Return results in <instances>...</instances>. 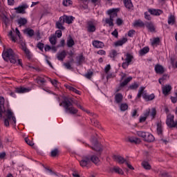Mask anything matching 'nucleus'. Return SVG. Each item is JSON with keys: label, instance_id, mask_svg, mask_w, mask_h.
<instances>
[{"label": "nucleus", "instance_id": "nucleus-1", "mask_svg": "<svg viewBox=\"0 0 177 177\" xmlns=\"http://www.w3.org/2000/svg\"><path fill=\"white\" fill-rule=\"evenodd\" d=\"M5 98L0 97V120L3 121L4 127H9L10 125H16V118L10 109H5L3 104Z\"/></svg>", "mask_w": 177, "mask_h": 177}, {"label": "nucleus", "instance_id": "nucleus-2", "mask_svg": "<svg viewBox=\"0 0 177 177\" xmlns=\"http://www.w3.org/2000/svg\"><path fill=\"white\" fill-rule=\"evenodd\" d=\"M2 57L5 62H10L12 64H18L21 66V60L19 59L17 55L13 52L12 48H6L3 47V51L2 53Z\"/></svg>", "mask_w": 177, "mask_h": 177}, {"label": "nucleus", "instance_id": "nucleus-3", "mask_svg": "<svg viewBox=\"0 0 177 177\" xmlns=\"http://www.w3.org/2000/svg\"><path fill=\"white\" fill-rule=\"evenodd\" d=\"M15 32L17 35V37L13 35V31H10L8 32V37L12 39V42H19L21 45V49L25 52L26 55L28 57H30V50L27 49V47H26V43L23 41L21 39V37H20V31H19V29L17 28L15 29Z\"/></svg>", "mask_w": 177, "mask_h": 177}, {"label": "nucleus", "instance_id": "nucleus-4", "mask_svg": "<svg viewBox=\"0 0 177 177\" xmlns=\"http://www.w3.org/2000/svg\"><path fill=\"white\" fill-rule=\"evenodd\" d=\"M63 99L64 102H59V106L61 107H64L65 112H66L68 114H77L78 110L73 106V103H71V101H70V100H68V98L66 97H64Z\"/></svg>", "mask_w": 177, "mask_h": 177}, {"label": "nucleus", "instance_id": "nucleus-5", "mask_svg": "<svg viewBox=\"0 0 177 177\" xmlns=\"http://www.w3.org/2000/svg\"><path fill=\"white\" fill-rule=\"evenodd\" d=\"M143 97V99H145V100H147V102L150 101V100H153L154 99V97H156V95H154V94H151V95H147V93H146V91H145V87H140L136 99H140V97Z\"/></svg>", "mask_w": 177, "mask_h": 177}, {"label": "nucleus", "instance_id": "nucleus-6", "mask_svg": "<svg viewBox=\"0 0 177 177\" xmlns=\"http://www.w3.org/2000/svg\"><path fill=\"white\" fill-rule=\"evenodd\" d=\"M133 59V56H132V55H131L129 53L126 54L125 58H124V62L122 64V68H124V69L128 68V66L132 62Z\"/></svg>", "mask_w": 177, "mask_h": 177}, {"label": "nucleus", "instance_id": "nucleus-7", "mask_svg": "<svg viewBox=\"0 0 177 177\" xmlns=\"http://www.w3.org/2000/svg\"><path fill=\"white\" fill-rule=\"evenodd\" d=\"M166 124L167 126L169 127V128H174L176 127V123L175 122V121H174V115L172 114L167 115Z\"/></svg>", "mask_w": 177, "mask_h": 177}, {"label": "nucleus", "instance_id": "nucleus-8", "mask_svg": "<svg viewBox=\"0 0 177 177\" xmlns=\"http://www.w3.org/2000/svg\"><path fill=\"white\" fill-rule=\"evenodd\" d=\"M118 12H120L119 8H112L107 11V15L110 16L111 19H114V17H117V13H118Z\"/></svg>", "mask_w": 177, "mask_h": 177}, {"label": "nucleus", "instance_id": "nucleus-9", "mask_svg": "<svg viewBox=\"0 0 177 177\" xmlns=\"http://www.w3.org/2000/svg\"><path fill=\"white\" fill-rule=\"evenodd\" d=\"M87 31L88 32H95L96 31V22L89 21L87 25Z\"/></svg>", "mask_w": 177, "mask_h": 177}, {"label": "nucleus", "instance_id": "nucleus-10", "mask_svg": "<svg viewBox=\"0 0 177 177\" xmlns=\"http://www.w3.org/2000/svg\"><path fill=\"white\" fill-rule=\"evenodd\" d=\"M62 21H64V23H66L67 24H71L73 21H74V17L73 16H67L64 15L63 17H61Z\"/></svg>", "mask_w": 177, "mask_h": 177}, {"label": "nucleus", "instance_id": "nucleus-11", "mask_svg": "<svg viewBox=\"0 0 177 177\" xmlns=\"http://www.w3.org/2000/svg\"><path fill=\"white\" fill-rule=\"evenodd\" d=\"M31 91V88L26 87H17L15 88V92L17 93H27Z\"/></svg>", "mask_w": 177, "mask_h": 177}, {"label": "nucleus", "instance_id": "nucleus-12", "mask_svg": "<svg viewBox=\"0 0 177 177\" xmlns=\"http://www.w3.org/2000/svg\"><path fill=\"white\" fill-rule=\"evenodd\" d=\"M91 163V159L87 156L83 158V159L80 162L81 167H88Z\"/></svg>", "mask_w": 177, "mask_h": 177}, {"label": "nucleus", "instance_id": "nucleus-13", "mask_svg": "<svg viewBox=\"0 0 177 177\" xmlns=\"http://www.w3.org/2000/svg\"><path fill=\"white\" fill-rule=\"evenodd\" d=\"M149 114H150V109H147L144 113L143 115L140 117V122H145L146 120H147V117H149Z\"/></svg>", "mask_w": 177, "mask_h": 177}, {"label": "nucleus", "instance_id": "nucleus-14", "mask_svg": "<svg viewBox=\"0 0 177 177\" xmlns=\"http://www.w3.org/2000/svg\"><path fill=\"white\" fill-rule=\"evenodd\" d=\"M128 41V39L127 37H122L121 39L115 41L114 43L115 46H122L124 44Z\"/></svg>", "mask_w": 177, "mask_h": 177}, {"label": "nucleus", "instance_id": "nucleus-15", "mask_svg": "<svg viewBox=\"0 0 177 177\" xmlns=\"http://www.w3.org/2000/svg\"><path fill=\"white\" fill-rule=\"evenodd\" d=\"M171 89H172V86H171V85L169 84L162 86V93L165 95H168V93L171 92Z\"/></svg>", "mask_w": 177, "mask_h": 177}, {"label": "nucleus", "instance_id": "nucleus-16", "mask_svg": "<svg viewBox=\"0 0 177 177\" xmlns=\"http://www.w3.org/2000/svg\"><path fill=\"white\" fill-rule=\"evenodd\" d=\"M144 140H145V142H154V136L153 134L147 132L145 137H144Z\"/></svg>", "mask_w": 177, "mask_h": 177}, {"label": "nucleus", "instance_id": "nucleus-17", "mask_svg": "<svg viewBox=\"0 0 177 177\" xmlns=\"http://www.w3.org/2000/svg\"><path fill=\"white\" fill-rule=\"evenodd\" d=\"M113 160L116 161V162H118L119 164H124V162H125V159H124L122 156L119 155H114Z\"/></svg>", "mask_w": 177, "mask_h": 177}, {"label": "nucleus", "instance_id": "nucleus-18", "mask_svg": "<svg viewBox=\"0 0 177 177\" xmlns=\"http://www.w3.org/2000/svg\"><path fill=\"white\" fill-rule=\"evenodd\" d=\"M27 8H28V6H27V4H24L15 8V10L17 13H25L24 11L26 10V9H27Z\"/></svg>", "mask_w": 177, "mask_h": 177}, {"label": "nucleus", "instance_id": "nucleus-19", "mask_svg": "<svg viewBox=\"0 0 177 177\" xmlns=\"http://www.w3.org/2000/svg\"><path fill=\"white\" fill-rule=\"evenodd\" d=\"M149 12L151 15H153V16H160V15L162 14L161 10L150 9L149 10Z\"/></svg>", "mask_w": 177, "mask_h": 177}, {"label": "nucleus", "instance_id": "nucleus-20", "mask_svg": "<svg viewBox=\"0 0 177 177\" xmlns=\"http://www.w3.org/2000/svg\"><path fill=\"white\" fill-rule=\"evenodd\" d=\"M128 141L130 142L131 143H140L141 140L140 138H135L134 136H129L128 137Z\"/></svg>", "mask_w": 177, "mask_h": 177}, {"label": "nucleus", "instance_id": "nucleus-21", "mask_svg": "<svg viewBox=\"0 0 177 177\" xmlns=\"http://www.w3.org/2000/svg\"><path fill=\"white\" fill-rule=\"evenodd\" d=\"M113 19L111 17L109 18H105L102 19V21H104V24H108L110 27H113L114 26V24L113 23Z\"/></svg>", "mask_w": 177, "mask_h": 177}, {"label": "nucleus", "instance_id": "nucleus-22", "mask_svg": "<svg viewBox=\"0 0 177 177\" xmlns=\"http://www.w3.org/2000/svg\"><path fill=\"white\" fill-rule=\"evenodd\" d=\"M155 71L157 74H162L164 73V67L160 64H157L155 66Z\"/></svg>", "mask_w": 177, "mask_h": 177}, {"label": "nucleus", "instance_id": "nucleus-23", "mask_svg": "<svg viewBox=\"0 0 177 177\" xmlns=\"http://www.w3.org/2000/svg\"><path fill=\"white\" fill-rule=\"evenodd\" d=\"M93 46L95 48H104V44L102 41H93Z\"/></svg>", "mask_w": 177, "mask_h": 177}, {"label": "nucleus", "instance_id": "nucleus-24", "mask_svg": "<svg viewBox=\"0 0 177 177\" xmlns=\"http://www.w3.org/2000/svg\"><path fill=\"white\" fill-rule=\"evenodd\" d=\"M122 99H124V95L121 93H116L115 95V100L116 103H121L122 102Z\"/></svg>", "mask_w": 177, "mask_h": 177}, {"label": "nucleus", "instance_id": "nucleus-25", "mask_svg": "<svg viewBox=\"0 0 177 177\" xmlns=\"http://www.w3.org/2000/svg\"><path fill=\"white\" fill-rule=\"evenodd\" d=\"M63 24H64V21H62L60 17L59 20L56 23L57 28H59V30H64V26H63Z\"/></svg>", "mask_w": 177, "mask_h": 177}, {"label": "nucleus", "instance_id": "nucleus-26", "mask_svg": "<svg viewBox=\"0 0 177 177\" xmlns=\"http://www.w3.org/2000/svg\"><path fill=\"white\" fill-rule=\"evenodd\" d=\"M65 86H66V89L71 91V92H74V93H76L77 95H81V91L77 90L75 88H74L70 85H66Z\"/></svg>", "mask_w": 177, "mask_h": 177}, {"label": "nucleus", "instance_id": "nucleus-27", "mask_svg": "<svg viewBox=\"0 0 177 177\" xmlns=\"http://www.w3.org/2000/svg\"><path fill=\"white\" fill-rule=\"evenodd\" d=\"M66 54L65 50L58 53L57 55V57L58 60H61V61H63V59H64V57H66Z\"/></svg>", "mask_w": 177, "mask_h": 177}, {"label": "nucleus", "instance_id": "nucleus-28", "mask_svg": "<svg viewBox=\"0 0 177 177\" xmlns=\"http://www.w3.org/2000/svg\"><path fill=\"white\" fill-rule=\"evenodd\" d=\"M90 161H92L95 165H99L100 164V160L96 156H93L91 157Z\"/></svg>", "mask_w": 177, "mask_h": 177}, {"label": "nucleus", "instance_id": "nucleus-29", "mask_svg": "<svg viewBox=\"0 0 177 177\" xmlns=\"http://www.w3.org/2000/svg\"><path fill=\"white\" fill-rule=\"evenodd\" d=\"M131 81H132V77L130 76L126 78L123 82H120V86L128 85V83L131 82Z\"/></svg>", "mask_w": 177, "mask_h": 177}, {"label": "nucleus", "instance_id": "nucleus-30", "mask_svg": "<svg viewBox=\"0 0 177 177\" xmlns=\"http://www.w3.org/2000/svg\"><path fill=\"white\" fill-rule=\"evenodd\" d=\"M94 142L95 143L93 147V149L95 150V151H100V150H102V148L100 147V145L97 143V141L96 140V139L94 140Z\"/></svg>", "mask_w": 177, "mask_h": 177}, {"label": "nucleus", "instance_id": "nucleus-31", "mask_svg": "<svg viewBox=\"0 0 177 177\" xmlns=\"http://www.w3.org/2000/svg\"><path fill=\"white\" fill-rule=\"evenodd\" d=\"M17 23L20 27H21V26H25V24H27V19L19 18L17 21Z\"/></svg>", "mask_w": 177, "mask_h": 177}, {"label": "nucleus", "instance_id": "nucleus-32", "mask_svg": "<svg viewBox=\"0 0 177 177\" xmlns=\"http://www.w3.org/2000/svg\"><path fill=\"white\" fill-rule=\"evenodd\" d=\"M142 166L145 169H151V165H150V163L146 160H144L142 162Z\"/></svg>", "mask_w": 177, "mask_h": 177}, {"label": "nucleus", "instance_id": "nucleus-33", "mask_svg": "<svg viewBox=\"0 0 177 177\" xmlns=\"http://www.w3.org/2000/svg\"><path fill=\"white\" fill-rule=\"evenodd\" d=\"M152 46H157L160 44V38L156 37L151 39Z\"/></svg>", "mask_w": 177, "mask_h": 177}, {"label": "nucleus", "instance_id": "nucleus-34", "mask_svg": "<svg viewBox=\"0 0 177 177\" xmlns=\"http://www.w3.org/2000/svg\"><path fill=\"white\" fill-rule=\"evenodd\" d=\"M133 27H142L143 26V21H142L140 19L136 20L133 23Z\"/></svg>", "mask_w": 177, "mask_h": 177}, {"label": "nucleus", "instance_id": "nucleus-35", "mask_svg": "<svg viewBox=\"0 0 177 177\" xmlns=\"http://www.w3.org/2000/svg\"><path fill=\"white\" fill-rule=\"evenodd\" d=\"M157 133L158 135H161L162 133V123L159 122L157 124Z\"/></svg>", "mask_w": 177, "mask_h": 177}, {"label": "nucleus", "instance_id": "nucleus-36", "mask_svg": "<svg viewBox=\"0 0 177 177\" xmlns=\"http://www.w3.org/2000/svg\"><path fill=\"white\" fill-rule=\"evenodd\" d=\"M124 3L127 9H131L132 8V1H131V0H124Z\"/></svg>", "mask_w": 177, "mask_h": 177}, {"label": "nucleus", "instance_id": "nucleus-37", "mask_svg": "<svg viewBox=\"0 0 177 177\" xmlns=\"http://www.w3.org/2000/svg\"><path fill=\"white\" fill-rule=\"evenodd\" d=\"M120 111H127L128 110V104L127 103H122L120 105Z\"/></svg>", "mask_w": 177, "mask_h": 177}, {"label": "nucleus", "instance_id": "nucleus-38", "mask_svg": "<svg viewBox=\"0 0 177 177\" xmlns=\"http://www.w3.org/2000/svg\"><path fill=\"white\" fill-rule=\"evenodd\" d=\"M156 114H157V111H156V109L154 108L151 109V110L150 111L149 109V117H151V120H153V118H154V117H156Z\"/></svg>", "mask_w": 177, "mask_h": 177}, {"label": "nucleus", "instance_id": "nucleus-39", "mask_svg": "<svg viewBox=\"0 0 177 177\" xmlns=\"http://www.w3.org/2000/svg\"><path fill=\"white\" fill-rule=\"evenodd\" d=\"M138 88H139V84L138 82H134L129 86V89L133 91H135V89H138Z\"/></svg>", "mask_w": 177, "mask_h": 177}, {"label": "nucleus", "instance_id": "nucleus-40", "mask_svg": "<svg viewBox=\"0 0 177 177\" xmlns=\"http://www.w3.org/2000/svg\"><path fill=\"white\" fill-rule=\"evenodd\" d=\"M175 24V17L170 15L168 19V24L174 25Z\"/></svg>", "mask_w": 177, "mask_h": 177}, {"label": "nucleus", "instance_id": "nucleus-41", "mask_svg": "<svg viewBox=\"0 0 177 177\" xmlns=\"http://www.w3.org/2000/svg\"><path fill=\"white\" fill-rule=\"evenodd\" d=\"M24 33L29 35V37H32L34 35V30L32 29H26Z\"/></svg>", "mask_w": 177, "mask_h": 177}, {"label": "nucleus", "instance_id": "nucleus-42", "mask_svg": "<svg viewBox=\"0 0 177 177\" xmlns=\"http://www.w3.org/2000/svg\"><path fill=\"white\" fill-rule=\"evenodd\" d=\"M149 50H150V48H149V47H145L140 50V55H146V53H149Z\"/></svg>", "mask_w": 177, "mask_h": 177}, {"label": "nucleus", "instance_id": "nucleus-43", "mask_svg": "<svg viewBox=\"0 0 177 177\" xmlns=\"http://www.w3.org/2000/svg\"><path fill=\"white\" fill-rule=\"evenodd\" d=\"M56 36L53 35L49 38V41L51 45H56Z\"/></svg>", "mask_w": 177, "mask_h": 177}, {"label": "nucleus", "instance_id": "nucleus-44", "mask_svg": "<svg viewBox=\"0 0 177 177\" xmlns=\"http://www.w3.org/2000/svg\"><path fill=\"white\" fill-rule=\"evenodd\" d=\"M113 171L116 172L117 174H120V175H122L124 174V171H122V169L118 167H113Z\"/></svg>", "mask_w": 177, "mask_h": 177}, {"label": "nucleus", "instance_id": "nucleus-45", "mask_svg": "<svg viewBox=\"0 0 177 177\" xmlns=\"http://www.w3.org/2000/svg\"><path fill=\"white\" fill-rule=\"evenodd\" d=\"M67 46L68 48H71L74 46V40L73 39L70 38L69 39L67 40Z\"/></svg>", "mask_w": 177, "mask_h": 177}, {"label": "nucleus", "instance_id": "nucleus-46", "mask_svg": "<svg viewBox=\"0 0 177 177\" xmlns=\"http://www.w3.org/2000/svg\"><path fill=\"white\" fill-rule=\"evenodd\" d=\"M118 55V53H117V51L115 50H111V52L109 53L110 57H112V58L117 57Z\"/></svg>", "mask_w": 177, "mask_h": 177}, {"label": "nucleus", "instance_id": "nucleus-47", "mask_svg": "<svg viewBox=\"0 0 177 177\" xmlns=\"http://www.w3.org/2000/svg\"><path fill=\"white\" fill-rule=\"evenodd\" d=\"M147 132H144V131H137V135L138 136H140V138H142V139H145L146 137V133Z\"/></svg>", "mask_w": 177, "mask_h": 177}, {"label": "nucleus", "instance_id": "nucleus-48", "mask_svg": "<svg viewBox=\"0 0 177 177\" xmlns=\"http://www.w3.org/2000/svg\"><path fill=\"white\" fill-rule=\"evenodd\" d=\"M62 3L64 6H70V5H73V1L71 0H64Z\"/></svg>", "mask_w": 177, "mask_h": 177}, {"label": "nucleus", "instance_id": "nucleus-49", "mask_svg": "<svg viewBox=\"0 0 177 177\" xmlns=\"http://www.w3.org/2000/svg\"><path fill=\"white\" fill-rule=\"evenodd\" d=\"M147 29L150 30V31H154V26L152 24H147Z\"/></svg>", "mask_w": 177, "mask_h": 177}, {"label": "nucleus", "instance_id": "nucleus-50", "mask_svg": "<svg viewBox=\"0 0 177 177\" xmlns=\"http://www.w3.org/2000/svg\"><path fill=\"white\" fill-rule=\"evenodd\" d=\"M37 46L38 49H39V50H41V52L44 51V46L43 43L39 42L37 45Z\"/></svg>", "mask_w": 177, "mask_h": 177}, {"label": "nucleus", "instance_id": "nucleus-51", "mask_svg": "<svg viewBox=\"0 0 177 177\" xmlns=\"http://www.w3.org/2000/svg\"><path fill=\"white\" fill-rule=\"evenodd\" d=\"M50 81L52 85L55 86L56 88L59 86V82L56 80H50Z\"/></svg>", "mask_w": 177, "mask_h": 177}, {"label": "nucleus", "instance_id": "nucleus-52", "mask_svg": "<svg viewBox=\"0 0 177 177\" xmlns=\"http://www.w3.org/2000/svg\"><path fill=\"white\" fill-rule=\"evenodd\" d=\"M77 60L79 63H82V62L84 61V56L82 55H79L77 57Z\"/></svg>", "mask_w": 177, "mask_h": 177}, {"label": "nucleus", "instance_id": "nucleus-53", "mask_svg": "<svg viewBox=\"0 0 177 177\" xmlns=\"http://www.w3.org/2000/svg\"><path fill=\"white\" fill-rule=\"evenodd\" d=\"M46 80H45V79H41L40 77H39L37 80V84L41 85V84H44V82H46Z\"/></svg>", "mask_w": 177, "mask_h": 177}, {"label": "nucleus", "instance_id": "nucleus-54", "mask_svg": "<svg viewBox=\"0 0 177 177\" xmlns=\"http://www.w3.org/2000/svg\"><path fill=\"white\" fill-rule=\"evenodd\" d=\"M25 142L27 143V145H29V146H34V143L29 140L28 138H25Z\"/></svg>", "mask_w": 177, "mask_h": 177}, {"label": "nucleus", "instance_id": "nucleus-55", "mask_svg": "<svg viewBox=\"0 0 177 177\" xmlns=\"http://www.w3.org/2000/svg\"><path fill=\"white\" fill-rule=\"evenodd\" d=\"M135 34V30H131L128 32V37H132Z\"/></svg>", "mask_w": 177, "mask_h": 177}, {"label": "nucleus", "instance_id": "nucleus-56", "mask_svg": "<svg viewBox=\"0 0 177 177\" xmlns=\"http://www.w3.org/2000/svg\"><path fill=\"white\" fill-rule=\"evenodd\" d=\"M111 68V66H110V64L106 65L104 68L105 73L107 74V73H109V71H110Z\"/></svg>", "mask_w": 177, "mask_h": 177}, {"label": "nucleus", "instance_id": "nucleus-57", "mask_svg": "<svg viewBox=\"0 0 177 177\" xmlns=\"http://www.w3.org/2000/svg\"><path fill=\"white\" fill-rule=\"evenodd\" d=\"M46 174H48L49 175H56V174L53 171H52V170L49 169H46Z\"/></svg>", "mask_w": 177, "mask_h": 177}, {"label": "nucleus", "instance_id": "nucleus-58", "mask_svg": "<svg viewBox=\"0 0 177 177\" xmlns=\"http://www.w3.org/2000/svg\"><path fill=\"white\" fill-rule=\"evenodd\" d=\"M57 153H59V151H57V149H54L51 151V156L52 157H55L56 156V155L57 154Z\"/></svg>", "mask_w": 177, "mask_h": 177}, {"label": "nucleus", "instance_id": "nucleus-59", "mask_svg": "<svg viewBox=\"0 0 177 177\" xmlns=\"http://www.w3.org/2000/svg\"><path fill=\"white\" fill-rule=\"evenodd\" d=\"M111 34L113 37H115V38H118V31L117 29H115Z\"/></svg>", "mask_w": 177, "mask_h": 177}, {"label": "nucleus", "instance_id": "nucleus-60", "mask_svg": "<svg viewBox=\"0 0 177 177\" xmlns=\"http://www.w3.org/2000/svg\"><path fill=\"white\" fill-rule=\"evenodd\" d=\"M97 54L100 55L101 56H103V55H106V51L104 50H100L97 51Z\"/></svg>", "mask_w": 177, "mask_h": 177}, {"label": "nucleus", "instance_id": "nucleus-61", "mask_svg": "<svg viewBox=\"0 0 177 177\" xmlns=\"http://www.w3.org/2000/svg\"><path fill=\"white\" fill-rule=\"evenodd\" d=\"M55 34H56L57 38H60L62 35V30H57L55 32Z\"/></svg>", "mask_w": 177, "mask_h": 177}, {"label": "nucleus", "instance_id": "nucleus-62", "mask_svg": "<svg viewBox=\"0 0 177 177\" xmlns=\"http://www.w3.org/2000/svg\"><path fill=\"white\" fill-rule=\"evenodd\" d=\"M137 114H138V110L133 109V110L131 111V115H132V117H136Z\"/></svg>", "mask_w": 177, "mask_h": 177}, {"label": "nucleus", "instance_id": "nucleus-63", "mask_svg": "<svg viewBox=\"0 0 177 177\" xmlns=\"http://www.w3.org/2000/svg\"><path fill=\"white\" fill-rule=\"evenodd\" d=\"M116 24H118V26H121V24H122V19L118 18L116 20Z\"/></svg>", "mask_w": 177, "mask_h": 177}, {"label": "nucleus", "instance_id": "nucleus-64", "mask_svg": "<svg viewBox=\"0 0 177 177\" xmlns=\"http://www.w3.org/2000/svg\"><path fill=\"white\" fill-rule=\"evenodd\" d=\"M86 78H91L92 77V72H88L85 75Z\"/></svg>", "mask_w": 177, "mask_h": 177}]
</instances>
